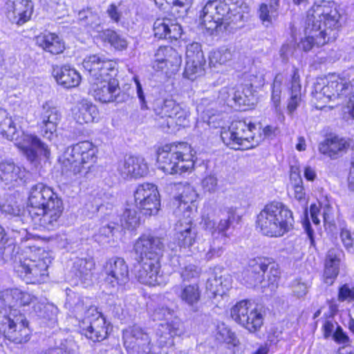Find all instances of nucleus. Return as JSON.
I'll return each mask as SVG.
<instances>
[{"label": "nucleus", "instance_id": "1", "mask_svg": "<svg viewBox=\"0 0 354 354\" xmlns=\"http://www.w3.org/2000/svg\"><path fill=\"white\" fill-rule=\"evenodd\" d=\"M340 14L333 2L324 1L314 5L308 11L304 26V37L298 47L308 52L327 42L335 40L340 27Z\"/></svg>", "mask_w": 354, "mask_h": 354}, {"label": "nucleus", "instance_id": "19", "mask_svg": "<svg viewBox=\"0 0 354 354\" xmlns=\"http://www.w3.org/2000/svg\"><path fill=\"white\" fill-rule=\"evenodd\" d=\"M158 168L167 174H181L190 171L194 168V160H182L170 149L163 147L159 150L157 156Z\"/></svg>", "mask_w": 354, "mask_h": 354}, {"label": "nucleus", "instance_id": "17", "mask_svg": "<svg viewBox=\"0 0 354 354\" xmlns=\"http://www.w3.org/2000/svg\"><path fill=\"white\" fill-rule=\"evenodd\" d=\"M91 91L96 100L102 103L115 102H122L125 100L126 95L121 91L116 80L111 77L107 80L92 82Z\"/></svg>", "mask_w": 354, "mask_h": 354}, {"label": "nucleus", "instance_id": "55", "mask_svg": "<svg viewBox=\"0 0 354 354\" xmlns=\"http://www.w3.org/2000/svg\"><path fill=\"white\" fill-rule=\"evenodd\" d=\"M340 239L344 248L349 252H354V232H351L346 227L340 230Z\"/></svg>", "mask_w": 354, "mask_h": 354}, {"label": "nucleus", "instance_id": "26", "mask_svg": "<svg viewBox=\"0 0 354 354\" xmlns=\"http://www.w3.org/2000/svg\"><path fill=\"white\" fill-rule=\"evenodd\" d=\"M28 171L12 160H3L0 163V177L6 185L24 183Z\"/></svg>", "mask_w": 354, "mask_h": 354}, {"label": "nucleus", "instance_id": "40", "mask_svg": "<svg viewBox=\"0 0 354 354\" xmlns=\"http://www.w3.org/2000/svg\"><path fill=\"white\" fill-rule=\"evenodd\" d=\"M95 266L93 258H80L74 262L73 268L75 274L81 279L88 280L93 275V270Z\"/></svg>", "mask_w": 354, "mask_h": 354}, {"label": "nucleus", "instance_id": "4", "mask_svg": "<svg viewBox=\"0 0 354 354\" xmlns=\"http://www.w3.org/2000/svg\"><path fill=\"white\" fill-rule=\"evenodd\" d=\"M257 227L270 237H280L293 227L292 212L282 203L273 201L263 207L257 216Z\"/></svg>", "mask_w": 354, "mask_h": 354}, {"label": "nucleus", "instance_id": "3", "mask_svg": "<svg viewBox=\"0 0 354 354\" xmlns=\"http://www.w3.org/2000/svg\"><path fill=\"white\" fill-rule=\"evenodd\" d=\"M0 134L6 139L15 141L27 158L34 162L44 156L48 158L50 151L48 147L40 139L32 134L21 132L16 127L12 117L3 108L0 107Z\"/></svg>", "mask_w": 354, "mask_h": 354}, {"label": "nucleus", "instance_id": "42", "mask_svg": "<svg viewBox=\"0 0 354 354\" xmlns=\"http://www.w3.org/2000/svg\"><path fill=\"white\" fill-rule=\"evenodd\" d=\"M205 59H187L184 76L189 80H194L198 76L204 73Z\"/></svg>", "mask_w": 354, "mask_h": 354}, {"label": "nucleus", "instance_id": "37", "mask_svg": "<svg viewBox=\"0 0 354 354\" xmlns=\"http://www.w3.org/2000/svg\"><path fill=\"white\" fill-rule=\"evenodd\" d=\"M78 20L81 24L96 32H100L102 29V20L98 13L91 8L82 9L78 12Z\"/></svg>", "mask_w": 354, "mask_h": 354}, {"label": "nucleus", "instance_id": "46", "mask_svg": "<svg viewBox=\"0 0 354 354\" xmlns=\"http://www.w3.org/2000/svg\"><path fill=\"white\" fill-rule=\"evenodd\" d=\"M232 57L231 50L228 48H221L212 51L209 55V65L216 67L217 64H225Z\"/></svg>", "mask_w": 354, "mask_h": 354}, {"label": "nucleus", "instance_id": "8", "mask_svg": "<svg viewBox=\"0 0 354 354\" xmlns=\"http://www.w3.org/2000/svg\"><path fill=\"white\" fill-rule=\"evenodd\" d=\"M256 126L252 123L238 120L232 122L229 130L221 134V138L226 145L238 150L254 148L263 140L261 133L255 136Z\"/></svg>", "mask_w": 354, "mask_h": 354}, {"label": "nucleus", "instance_id": "12", "mask_svg": "<svg viewBox=\"0 0 354 354\" xmlns=\"http://www.w3.org/2000/svg\"><path fill=\"white\" fill-rule=\"evenodd\" d=\"M353 91V86L348 80L342 77H334L326 84L324 80L315 83L312 93L316 100L327 102L336 99H346Z\"/></svg>", "mask_w": 354, "mask_h": 354}, {"label": "nucleus", "instance_id": "45", "mask_svg": "<svg viewBox=\"0 0 354 354\" xmlns=\"http://www.w3.org/2000/svg\"><path fill=\"white\" fill-rule=\"evenodd\" d=\"M120 221L121 225L124 228L128 230H133L136 228L140 221L136 207L133 205H128V207L125 208Z\"/></svg>", "mask_w": 354, "mask_h": 354}, {"label": "nucleus", "instance_id": "16", "mask_svg": "<svg viewBox=\"0 0 354 354\" xmlns=\"http://www.w3.org/2000/svg\"><path fill=\"white\" fill-rule=\"evenodd\" d=\"M135 202L142 214L153 215L157 214L160 206L159 193L157 187L150 183H145L138 186L134 192Z\"/></svg>", "mask_w": 354, "mask_h": 354}, {"label": "nucleus", "instance_id": "52", "mask_svg": "<svg viewBox=\"0 0 354 354\" xmlns=\"http://www.w3.org/2000/svg\"><path fill=\"white\" fill-rule=\"evenodd\" d=\"M216 339L219 342H225L233 346H236L239 342V340L237 339L234 333L224 325L218 327Z\"/></svg>", "mask_w": 354, "mask_h": 354}, {"label": "nucleus", "instance_id": "30", "mask_svg": "<svg viewBox=\"0 0 354 354\" xmlns=\"http://www.w3.org/2000/svg\"><path fill=\"white\" fill-rule=\"evenodd\" d=\"M0 298L5 306L11 309L10 312L14 313L15 309L12 308L30 304L33 297L18 288H11L2 291Z\"/></svg>", "mask_w": 354, "mask_h": 354}, {"label": "nucleus", "instance_id": "11", "mask_svg": "<svg viewBox=\"0 0 354 354\" xmlns=\"http://www.w3.org/2000/svg\"><path fill=\"white\" fill-rule=\"evenodd\" d=\"M0 332L15 344H24L30 338V330L24 316L14 310L0 321Z\"/></svg>", "mask_w": 354, "mask_h": 354}, {"label": "nucleus", "instance_id": "38", "mask_svg": "<svg viewBox=\"0 0 354 354\" xmlns=\"http://www.w3.org/2000/svg\"><path fill=\"white\" fill-rule=\"evenodd\" d=\"M214 4V0L208 1L203 6L200 12L199 19L201 24L205 27L207 30L214 31L218 30L221 28L219 21H216V17L217 15V10H212V11L207 10V7L209 5Z\"/></svg>", "mask_w": 354, "mask_h": 354}, {"label": "nucleus", "instance_id": "39", "mask_svg": "<svg viewBox=\"0 0 354 354\" xmlns=\"http://www.w3.org/2000/svg\"><path fill=\"white\" fill-rule=\"evenodd\" d=\"M196 197V194L194 190L190 187H186L184 191L176 198V201L178 203V207L175 211L177 216H180L181 212L187 214L186 218L189 217V213L192 207L189 203L194 202Z\"/></svg>", "mask_w": 354, "mask_h": 354}, {"label": "nucleus", "instance_id": "27", "mask_svg": "<svg viewBox=\"0 0 354 354\" xmlns=\"http://www.w3.org/2000/svg\"><path fill=\"white\" fill-rule=\"evenodd\" d=\"M52 74L57 84L66 88L76 87L81 82L80 73L68 65L53 66Z\"/></svg>", "mask_w": 354, "mask_h": 354}, {"label": "nucleus", "instance_id": "32", "mask_svg": "<svg viewBox=\"0 0 354 354\" xmlns=\"http://www.w3.org/2000/svg\"><path fill=\"white\" fill-rule=\"evenodd\" d=\"M161 326L165 331H162L158 343L160 347H171L174 346V337L179 336L183 333L182 322L180 319L174 317L170 322H167L165 324H161Z\"/></svg>", "mask_w": 354, "mask_h": 354}, {"label": "nucleus", "instance_id": "41", "mask_svg": "<svg viewBox=\"0 0 354 354\" xmlns=\"http://www.w3.org/2000/svg\"><path fill=\"white\" fill-rule=\"evenodd\" d=\"M35 311L37 316L47 322V324L50 327H54L57 323V315L58 308L53 304H38L35 306Z\"/></svg>", "mask_w": 354, "mask_h": 354}, {"label": "nucleus", "instance_id": "53", "mask_svg": "<svg viewBox=\"0 0 354 354\" xmlns=\"http://www.w3.org/2000/svg\"><path fill=\"white\" fill-rule=\"evenodd\" d=\"M180 277L183 281H189L199 278L201 274V269L194 264H188L182 268Z\"/></svg>", "mask_w": 354, "mask_h": 354}, {"label": "nucleus", "instance_id": "36", "mask_svg": "<svg viewBox=\"0 0 354 354\" xmlns=\"http://www.w3.org/2000/svg\"><path fill=\"white\" fill-rule=\"evenodd\" d=\"M173 289L182 301L190 306H194L200 300L201 290L197 283L187 285L181 288L175 286Z\"/></svg>", "mask_w": 354, "mask_h": 354}, {"label": "nucleus", "instance_id": "6", "mask_svg": "<svg viewBox=\"0 0 354 354\" xmlns=\"http://www.w3.org/2000/svg\"><path fill=\"white\" fill-rule=\"evenodd\" d=\"M74 313L79 320L82 335L94 342H101L107 337L109 324L95 306H85L84 301L79 300L74 307Z\"/></svg>", "mask_w": 354, "mask_h": 354}, {"label": "nucleus", "instance_id": "35", "mask_svg": "<svg viewBox=\"0 0 354 354\" xmlns=\"http://www.w3.org/2000/svg\"><path fill=\"white\" fill-rule=\"evenodd\" d=\"M74 118L80 124L92 122L97 118V107L87 101H82L74 109Z\"/></svg>", "mask_w": 354, "mask_h": 354}, {"label": "nucleus", "instance_id": "13", "mask_svg": "<svg viewBox=\"0 0 354 354\" xmlns=\"http://www.w3.org/2000/svg\"><path fill=\"white\" fill-rule=\"evenodd\" d=\"M122 339L128 354H160L159 348L151 344L149 335L138 326L123 330Z\"/></svg>", "mask_w": 354, "mask_h": 354}, {"label": "nucleus", "instance_id": "28", "mask_svg": "<svg viewBox=\"0 0 354 354\" xmlns=\"http://www.w3.org/2000/svg\"><path fill=\"white\" fill-rule=\"evenodd\" d=\"M217 219L211 220L207 218L205 221V225L207 229L213 232H223L229 229L230 225L235 218V209L232 207L220 209L216 212Z\"/></svg>", "mask_w": 354, "mask_h": 354}, {"label": "nucleus", "instance_id": "49", "mask_svg": "<svg viewBox=\"0 0 354 354\" xmlns=\"http://www.w3.org/2000/svg\"><path fill=\"white\" fill-rule=\"evenodd\" d=\"M290 183L294 189L295 198L299 201H304L306 193L303 187V180L299 174L292 171L290 176Z\"/></svg>", "mask_w": 354, "mask_h": 354}, {"label": "nucleus", "instance_id": "15", "mask_svg": "<svg viewBox=\"0 0 354 354\" xmlns=\"http://www.w3.org/2000/svg\"><path fill=\"white\" fill-rule=\"evenodd\" d=\"M231 317L236 322L252 333L259 330L263 324V315L256 308H252V304L248 300L237 302L231 308Z\"/></svg>", "mask_w": 354, "mask_h": 354}, {"label": "nucleus", "instance_id": "9", "mask_svg": "<svg viewBox=\"0 0 354 354\" xmlns=\"http://www.w3.org/2000/svg\"><path fill=\"white\" fill-rule=\"evenodd\" d=\"M153 109L158 125L164 131L188 124L189 112L173 100H156Z\"/></svg>", "mask_w": 354, "mask_h": 354}, {"label": "nucleus", "instance_id": "51", "mask_svg": "<svg viewBox=\"0 0 354 354\" xmlns=\"http://www.w3.org/2000/svg\"><path fill=\"white\" fill-rule=\"evenodd\" d=\"M8 227L13 232L19 234L21 241L28 240L27 229L25 227V222L22 215L11 217L9 222Z\"/></svg>", "mask_w": 354, "mask_h": 354}, {"label": "nucleus", "instance_id": "58", "mask_svg": "<svg viewBox=\"0 0 354 354\" xmlns=\"http://www.w3.org/2000/svg\"><path fill=\"white\" fill-rule=\"evenodd\" d=\"M223 286L226 287V284H223L222 277L214 276L207 279L206 287L212 294L216 295H220L223 292Z\"/></svg>", "mask_w": 354, "mask_h": 354}, {"label": "nucleus", "instance_id": "61", "mask_svg": "<svg viewBox=\"0 0 354 354\" xmlns=\"http://www.w3.org/2000/svg\"><path fill=\"white\" fill-rule=\"evenodd\" d=\"M218 240H214L213 243L210 245V248L205 254V259L207 261H210L214 258L221 257L223 252L224 249L222 245L218 244Z\"/></svg>", "mask_w": 354, "mask_h": 354}, {"label": "nucleus", "instance_id": "31", "mask_svg": "<svg viewBox=\"0 0 354 354\" xmlns=\"http://www.w3.org/2000/svg\"><path fill=\"white\" fill-rule=\"evenodd\" d=\"M35 44L44 50L53 55L62 53L65 48L62 40L55 33L45 32L35 38Z\"/></svg>", "mask_w": 354, "mask_h": 354}, {"label": "nucleus", "instance_id": "59", "mask_svg": "<svg viewBox=\"0 0 354 354\" xmlns=\"http://www.w3.org/2000/svg\"><path fill=\"white\" fill-rule=\"evenodd\" d=\"M186 58L194 59H205L201 44L193 42L187 46Z\"/></svg>", "mask_w": 354, "mask_h": 354}, {"label": "nucleus", "instance_id": "25", "mask_svg": "<svg viewBox=\"0 0 354 354\" xmlns=\"http://www.w3.org/2000/svg\"><path fill=\"white\" fill-rule=\"evenodd\" d=\"M118 171L124 178H138L147 174L148 166L144 158L129 156L118 163Z\"/></svg>", "mask_w": 354, "mask_h": 354}, {"label": "nucleus", "instance_id": "23", "mask_svg": "<svg viewBox=\"0 0 354 354\" xmlns=\"http://www.w3.org/2000/svg\"><path fill=\"white\" fill-rule=\"evenodd\" d=\"M6 7L8 17L17 24H23L28 21L34 8L32 0H8Z\"/></svg>", "mask_w": 354, "mask_h": 354}, {"label": "nucleus", "instance_id": "47", "mask_svg": "<svg viewBox=\"0 0 354 354\" xmlns=\"http://www.w3.org/2000/svg\"><path fill=\"white\" fill-rule=\"evenodd\" d=\"M116 225L114 223H106L101 226L97 233L94 236L96 241L100 243H109L116 232Z\"/></svg>", "mask_w": 354, "mask_h": 354}, {"label": "nucleus", "instance_id": "5", "mask_svg": "<svg viewBox=\"0 0 354 354\" xmlns=\"http://www.w3.org/2000/svg\"><path fill=\"white\" fill-rule=\"evenodd\" d=\"M96 153V147L89 141L68 147L59 159L62 172L67 175L86 174L97 160Z\"/></svg>", "mask_w": 354, "mask_h": 354}, {"label": "nucleus", "instance_id": "2", "mask_svg": "<svg viewBox=\"0 0 354 354\" xmlns=\"http://www.w3.org/2000/svg\"><path fill=\"white\" fill-rule=\"evenodd\" d=\"M28 205V214L35 225L48 231L60 225L63 201L50 187L41 183L32 185L29 191Z\"/></svg>", "mask_w": 354, "mask_h": 354}, {"label": "nucleus", "instance_id": "20", "mask_svg": "<svg viewBox=\"0 0 354 354\" xmlns=\"http://www.w3.org/2000/svg\"><path fill=\"white\" fill-rule=\"evenodd\" d=\"M164 248L165 245L160 237L142 235L135 243L133 250L139 259L160 262Z\"/></svg>", "mask_w": 354, "mask_h": 354}, {"label": "nucleus", "instance_id": "50", "mask_svg": "<svg viewBox=\"0 0 354 354\" xmlns=\"http://www.w3.org/2000/svg\"><path fill=\"white\" fill-rule=\"evenodd\" d=\"M165 147L170 149L174 154L177 155L182 160H193L191 147L187 142H179L178 144L166 145Z\"/></svg>", "mask_w": 354, "mask_h": 354}, {"label": "nucleus", "instance_id": "24", "mask_svg": "<svg viewBox=\"0 0 354 354\" xmlns=\"http://www.w3.org/2000/svg\"><path fill=\"white\" fill-rule=\"evenodd\" d=\"M350 147L349 142L336 135H329L319 145L321 153L333 160L337 159L346 153Z\"/></svg>", "mask_w": 354, "mask_h": 354}, {"label": "nucleus", "instance_id": "29", "mask_svg": "<svg viewBox=\"0 0 354 354\" xmlns=\"http://www.w3.org/2000/svg\"><path fill=\"white\" fill-rule=\"evenodd\" d=\"M177 240L178 246L182 248L192 247L196 240L197 230L189 217L183 221L180 219L176 224Z\"/></svg>", "mask_w": 354, "mask_h": 354}, {"label": "nucleus", "instance_id": "33", "mask_svg": "<svg viewBox=\"0 0 354 354\" xmlns=\"http://www.w3.org/2000/svg\"><path fill=\"white\" fill-rule=\"evenodd\" d=\"M342 251L337 248L328 250L325 261L324 277L326 283H332L339 273V265Z\"/></svg>", "mask_w": 354, "mask_h": 354}, {"label": "nucleus", "instance_id": "14", "mask_svg": "<svg viewBox=\"0 0 354 354\" xmlns=\"http://www.w3.org/2000/svg\"><path fill=\"white\" fill-rule=\"evenodd\" d=\"M90 83L113 77L117 73V63L102 54L87 55L82 62Z\"/></svg>", "mask_w": 354, "mask_h": 354}, {"label": "nucleus", "instance_id": "60", "mask_svg": "<svg viewBox=\"0 0 354 354\" xmlns=\"http://www.w3.org/2000/svg\"><path fill=\"white\" fill-rule=\"evenodd\" d=\"M220 94L222 96L227 95V97H232V100L234 101L236 104L239 105L245 103L244 97L243 93L239 89L234 90V88H223L220 91Z\"/></svg>", "mask_w": 354, "mask_h": 354}, {"label": "nucleus", "instance_id": "18", "mask_svg": "<svg viewBox=\"0 0 354 354\" xmlns=\"http://www.w3.org/2000/svg\"><path fill=\"white\" fill-rule=\"evenodd\" d=\"M105 283L112 288L125 285L129 280V267L123 258L113 257L104 265Z\"/></svg>", "mask_w": 354, "mask_h": 354}, {"label": "nucleus", "instance_id": "57", "mask_svg": "<svg viewBox=\"0 0 354 354\" xmlns=\"http://www.w3.org/2000/svg\"><path fill=\"white\" fill-rule=\"evenodd\" d=\"M174 314V311L168 307L160 305L154 308L153 313L151 314L152 319L156 320H169L172 318Z\"/></svg>", "mask_w": 354, "mask_h": 354}, {"label": "nucleus", "instance_id": "63", "mask_svg": "<svg viewBox=\"0 0 354 354\" xmlns=\"http://www.w3.org/2000/svg\"><path fill=\"white\" fill-rule=\"evenodd\" d=\"M1 211L3 213L15 217L21 215V209L16 203H6L1 206Z\"/></svg>", "mask_w": 354, "mask_h": 354}, {"label": "nucleus", "instance_id": "62", "mask_svg": "<svg viewBox=\"0 0 354 354\" xmlns=\"http://www.w3.org/2000/svg\"><path fill=\"white\" fill-rule=\"evenodd\" d=\"M338 326V323L333 319H327L324 320L322 327L324 337L325 339L331 337Z\"/></svg>", "mask_w": 354, "mask_h": 354}, {"label": "nucleus", "instance_id": "48", "mask_svg": "<svg viewBox=\"0 0 354 354\" xmlns=\"http://www.w3.org/2000/svg\"><path fill=\"white\" fill-rule=\"evenodd\" d=\"M164 50L166 55L169 56V59H166L165 68H167L171 73L178 71L182 62L181 57L178 52L171 46ZM160 52L162 54L163 53V51L160 50Z\"/></svg>", "mask_w": 354, "mask_h": 354}, {"label": "nucleus", "instance_id": "56", "mask_svg": "<svg viewBox=\"0 0 354 354\" xmlns=\"http://www.w3.org/2000/svg\"><path fill=\"white\" fill-rule=\"evenodd\" d=\"M168 19H158L153 24L154 36L158 39H167L168 31Z\"/></svg>", "mask_w": 354, "mask_h": 354}, {"label": "nucleus", "instance_id": "22", "mask_svg": "<svg viewBox=\"0 0 354 354\" xmlns=\"http://www.w3.org/2000/svg\"><path fill=\"white\" fill-rule=\"evenodd\" d=\"M160 268L159 261L140 259L138 264L135 266L134 275L141 283L152 286L160 285L162 281Z\"/></svg>", "mask_w": 354, "mask_h": 354}, {"label": "nucleus", "instance_id": "10", "mask_svg": "<svg viewBox=\"0 0 354 354\" xmlns=\"http://www.w3.org/2000/svg\"><path fill=\"white\" fill-rule=\"evenodd\" d=\"M50 260L48 257H27L23 254L15 257L13 269L15 273L27 283L45 281L48 277V268Z\"/></svg>", "mask_w": 354, "mask_h": 354}, {"label": "nucleus", "instance_id": "34", "mask_svg": "<svg viewBox=\"0 0 354 354\" xmlns=\"http://www.w3.org/2000/svg\"><path fill=\"white\" fill-rule=\"evenodd\" d=\"M230 2L231 0H214V4L207 7V10H217L216 21H219L220 26L223 24H230L235 20L232 17H236V15L233 14L234 9L230 7Z\"/></svg>", "mask_w": 354, "mask_h": 354}, {"label": "nucleus", "instance_id": "44", "mask_svg": "<svg viewBox=\"0 0 354 354\" xmlns=\"http://www.w3.org/2000/svg\"><path fill=\"white\" fill-rule=\"evenodd\" d=\"M100 37L103 41L109 43L116 50H122L126 49L128 45L125 38L115 31L109 29L102 31Z\"/></svg>", "mask_w": 354, "mask_h": 354}, {"label": "nucleus", "instance_id": "21", "mask_svg": "<svg viewBox=\"0 0 354 354\" xmlns=\"http://www.w3.org/2000/svg\"><path fill=\"white\" fill-rule=\"evenodd\" d=\"M61 118L62 114L57 107L48 102L43 104L38 116V125L44 137L51 139Z\"/></svg>", "mask_w": 354, "mask_h": 354}, {"label": "nucleus", "instance_id": "43", "mask_svg": "<svg viewBox=\"0 0 354 354\" xmlns=\"http://www.w3.org/2000/svg\"><path fill=\"white\" fill-rule=\"evenodd\" d=\"M279 4L277 1H270L269 6L266 3H261L259 8V17L263 24L268 26L272 23L273 18L278 15Z\"/></svg>", "mask_w": 354, "mask_h": 354}, {"label": "nucleus", "instance_id": "54", "mask_svg": "<svg viewBox=\"0 0 354 354\" xmlns=\"http://www.w3.org/2000/svg\"><path fill=\"white\" fill-rule=\"evenodd\" d=\"M281 76L277 75L274 80L272 84V102L274 106L276 112H279L280 109V101H281Z\"/></svg>", "mask_w": 354, "mask_h": 354}, {"label": "nucleus", "instance_id": "64", "mask_svg": "<svg viewBox=\"0 0 354 354\" xmlns=\"http://www.w3.org/2000/svg\"><path fill=\"white\" fill-rule=\"evenodd\" d=\"M354 296V288H349L347 284H344L339 289L338 300L344 301L346 300H352Z\"/></svg>", "mask_w": 354, "mask_h": 354}, {"label": "nucleus", "instance_id": "7", "mask_svg": "<svg viewBox=\"0 0 354 354\" xmlns=\"http://www.w3.org/2000/svg\"><path fill=\"white\" fill-rule=\"evenodd\" d=\"M279 275L277 264L270 259L257 257L249 261L248 267L243 272V280L249 287L261 285L262 288H269L273 291L278 286Z\"/></svg>", "mask_w": 354, "mask_h": 354}]
</instances>
